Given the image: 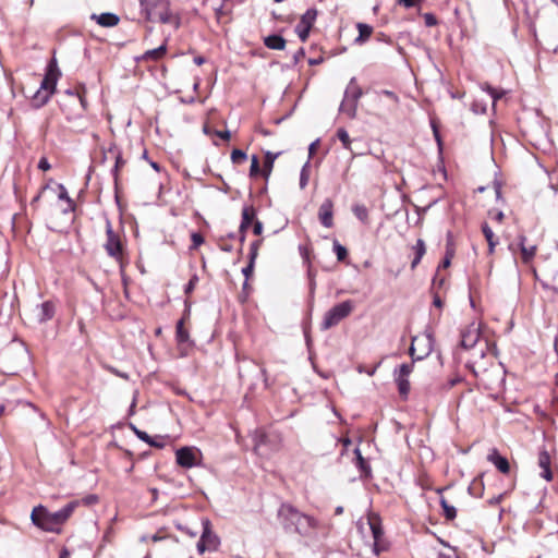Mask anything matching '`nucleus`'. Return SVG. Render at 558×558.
I'll return each instance as SVG.
<instances>
[{"label": "nucleus", "instance_id": "obj_33", "mask_svg": "<svg viewBox=\"0 0 558 558\" xmlns=\"http://www.w3.org/2000/svg\"><path fill=\"white\" fill-rule=\"evenodd\" d=\"M354 453L356 459V466L365 474H368L371 471L369 465L367 461L362 457L361 450L359 448H355Z\"/></svg>", "mask_w": 558, "mask_h": 558}, {"label": "nucleus", "instance_id": "obj_46", "mask_svg": "<svg viewBox=\"0 0 558 558\" xmlns=\"http://www.w3.org/2000/svg\"><path fill=\"white\" fill-rule=\"evenodd\" d=\"M133 429H134V433L136 434V436H137L141 440H143V441H145V442L150 441V438H151V437H150L146 432L141 430V429L136 428L135 426L133 427Z\"/></svg>", "mask_w": 558, "mask_h": 558}, {"label": "nucleus", "instance_id": "obj_21", "mask_svg": "<svg viewBox=\"0 0 558 558\" xmlns=\"http://www.w3.org/2000/svg\"><path fill=\"white\" fill-rule=\"evenodd\" d=\"M525 242H526V236L520 235L519 236V245H520V250H521L522 260L524 263H529L536 254V246L535 245L527 246L525 244Z\"/></svg>", "mask_w": 558, "mask_h": 558}, {"label": "nucleus", "instance_id": "obj_11", "mask_svg": "<svg viewBox=\"0 0 558 558\" xmlns=\"http://www.w3.org/2000/svg\"><path fill=\"white\" fill-rule=\"evenodd\" d=\"M482 342L480 335V326L475 323L470 324L461 332V345L464 349H475Z\"/></svg>", "mask_w": 558, "mask_h": 558}, {"label": "nucleus", "instance_id": "obj_49", "mask_svg": "<svg viewBox=\"0 0 558 558\" xmlns=\"http://www.w3.org/2000/svg\"><path fill=\"white\" fill-rule=\"evenodd\" d=\"M38 168L43 171H48L51 168V166H50L48 159L43 157L39 159Z\"/></svg>", "mask_w": 558, "mask_h": 558}, {"label": "nucleus", "instance_id": "obj_38", "mask_svg": "<svg viewBox=\"0 0 558 558\" xmlns=\"http://www.w3.org/2000/svg\"><path fill=\"white\" fill-rule=\"evenodd\" d=\"M247 159V155L241 149H233L231 160L233 163H241Z\"/></svg>", "mask_w": 558, "mask_h": 558}, {"label": "nucleus", "instance_id": "obj_7", "mask_svg": "<svg viewBox=\"0 0 558 558\" xmlns=\"http://www.w3.org/2000/svg\"><path fill=\"white\" fill-rule=\"evenodd\" d=\"M433 344L434 338L429 332L413 337L409 349V353L413 361H421L429 355L433 351Z\"/></svg>", "mask_w": 558, "mask_h": 558}, {"label": "nucleus", "instance_id": "obj_64", "mask_svg": "<svg viewBox=\"0 0 558 558\" xmlns=\"http://www.w3.org/2000/svg\"><path fill=\"white\" fill-rule=\"evenodd\" d=\"M433 303H434V305H435V306H437V307H441V305H442V302H441V300H440V298H439L438 295H436V296L434 298Z\"/></svg>", "mask_w": 558, "mask_h": 558}, {"label": "nucleus", "instance_id": "obj_51", "mask_svg": "<svg viewBox=\"0 0 558 558\" xmlns=\"http://www.w3.org/2000/svg\"><path fill=\"white\" fill-rule=\"evenodd\" d=\"M124 165V160L122 159V157L120 155H118L116 157V163H114V168H113V174L114 177L117 178V173H118V170Z\"/></svg>", "mask_w": 558, "mask_h": 558}, {"label": "nucleus", "instance_id": "obj_59", "mask_svg": "<svg viewBox=\"0 0 558 558\" xmlns=\"http://www.w3.org/2000/svg\"><path fill=\"white\" fill-rule=\"evenodd\" d=\"M266 436L264 434L259 435L255 439V449H258L265 442Z\"/></svg>", "mask_w": 558, "mask_h": 558}, {"label": "nucleus", "instance_id": "obj_57", "mask_svg": "<svg viewBox=\"0 0 558 558\" xmlns=\"http://www.w3.org/2000/svg\"><path fill=\"white\" fill-rule=\"evenodd\" d=\"M486 90L488 92V94L492 96V98L494 99V101H496L498 98L501 97V94H497L496 90L492 87V86H487L486 87Z\"/></svg>", "mask_w": 558, "mask_h": 558}, {"label": "nucleus", "instance_id": "obj_16", "mask_svg": "<svg viewBox=\"0 0 558 558\" xmlns=\"http://www.w3.org/2000/svg\"><path fill=\"white\" fill-rule=\"evenodd\" d=\"M92 20H95L102 27H114L119 24L120 17L116 13L105 12L100 14H92Z\"/></svg>", "mask_w": 558, "mask_h": 558}, {"label": "nucleus", "instance_id": "obj_25", "mask_svg": "<svg viewBox=\"0 0 558 558\" xmlns=\"http://www.w3.org/2000/svg\"><path fill=\"white\" fill-rule=\"evenodd\" d=\"M278 156H279V153L274 154L271 151H267L265 154V160H264V166H263V171H262L265 179H268V177L270 175L272 167H274V162Z\"/></svg>", "mask_w": 558, "mask_h": 558}, {"label": "nucleus", "instance_id": "obj_42", "mask_svg": "<svg viewBox=\"0 0 558 558\" xmlns=\"http://www.w3.org/2000/svg\"><path fill=\"white\" fill-rule=\"evenodd\" d=\"M259 160H258V157L256 155H254L252 157V163H251V168H250V175L251 177H255L259 173Z\"/></svg>", "mask_w": 558, "mask_h": 558}, {"label": "nucleus", "instance_id": "obj_55", "mask_svg": "<svg viewBox=\"0 0 558 558\" xmlns=\"http://www.w3.org/2000/svg\"><path fill=\"white\" fill-rule=\"evenodd\" d=\"M398 2L409 9L413 8L418 0H398Z\"/></svg>", "mask_w": 558, "mask_h": 558}, {"label": "nucleus", "instance_id": "obj_53", "mask_svg": "<svg viewBox=\"0 0 558 558\" xmlns=\"http://www.w3.org/2000/svg\"><path fill=\"white\" fill-rule=\"evenodd\" d=\"M253 232L259 235L263 232V223L259 220H255L253 223Z\"/></svg>", "mask_w": 558, "mask_h": 558}, {"label": "nucleus", "instance_id": "obj_19", "mask_svg": "<svg viewBox=\"0 0 558 558\" xmlns=\"http://www.w3.org/2000/svg\"><path fill=\"white\" fill-rule=\"evenodd\" d=\"M37 319L39 323L50 320L54 315V305L47 301L37 306Z\"/></svg>", "mask_w": 558, "mask_h": 558}, {"label": "nucleus", "instance_id": "obj_32", "mask_svg": "<svg viewBox=\"0 0 558 558\" xmlns=\"http://www.w3.org/2000/svg\"><path fill=\"white\" fill-rule=\"evenodd\" d=\"M473 356L483 359L486 354V351L495 350V344L493 348L489 347L487 340L482 341L480 344L475 347Z\"/></svg>", "mask_w": 558, "mask_h": 558}, {"label": "nucleus", "instance_id": "obj_58", "mask_svg": "<svg viewBox=\"0 0 558 558\" xmlns=\"http://www.w3.org/2000/svg\"><path fill=\"white\" fill-rule=\"evenodd\" d=\"M304 49L300 48L293 56L294 63H298L304 57Z\"/></svg>", "mask_w": 558, "mask_h": 558}, {"label": "nucleus", "instance_id": "obj_1", "mask_svg": "<svg viewBox=\"0 0 558 558\" xmlns=\"http://www.w3.org/2000/svg\"><path fill=\"white\" fill-rule=\"evenodd\" d=\"M278 519L286 532L296 533L304 537L313 536L318 526L315 518L301 512L290 504L280 506Z\"/></svg>", "mask_w": 558, "mask_h": 558}, {"label": "nucleus", "instance_id": "obj_10", "mask_svg": "<svg viewBox=\"0 0 558 558\" xmlns=\"http://www.w3.org/2000/svg\"><path fill=\"white\" fill-rule=\"evenodd\" d=\"M317 14L318 11L315 8H311L301 16L299 24L295 26V33L301 41L305 43L307 40Z\"/></svg>", "mask_w": 558, "mask_h": 558}, {"label": "nucleus", "instance_id": "obj_45", "mask_svg": "<svg viewBox=\"0 0 558 558\" xmlns=\"http://www.w3.org/2000/svg\"><path fill=\"white\" fill-rule=\"evenodd\" d=\"M378 95H384L386 97H388L389 99H391L395 104H399V97L398 95L392 92V90H388V89H383L380 92H377Z\"/></svg>", "mask_w": 558, "mask_h": 558}, {"label": "nucleus", "instance_id": "obj_17", "mask_svg": "<svg viewBox=\"0 0 558 558\" xmlns=\"http://www.w3.org/2000/svg\"><path fill=\"white\" fill-rule=\"evenodd\" d=\"M255 210L253 207L245 206L242 210V220L240 223V241L243 242L245 239L244 232L251 226L252 222L255 221Z\"/></svg>", "mask_w": 558, "mask_h": 558}, {"label": "nucleus", "instance_id": "obj_23", "mask_svg": "<svg viewBox=\"0 0 558 558\" xmlns=\"http://www.w3.org/2000/svg\"><path fill=\"white\" fill-rule=\"evenodd\" d=\"M468 492L471 496L481 498L484 493L483 475L475 477L468 487Z\"/></svg>", "mask_w": 558, "mask_h": 558}, {"label": "nucleus", "instance_id": "obj_14", "mask_svg": "<svg viewBox=\"0 0 558 558\" xmlns=\"http://www.w3.org/2000/svg\"><path fill=\"white\" fill-rule=\"evenodd\" d=\"M487 460L502 474H508L510 472V463L508 459L502 457L496 448H493L489 451Z\"/></svg>", "mask_w": 558, "mask_h": 558}, {"label": "nucleus", "instance_id": "obj_52", "mask_svg": "<svg viewBox=\"0 0 558 558\" xmlns=\"http://www.w3.org/2000/svg\"><path fill=\"white\" fill-rule=\"evenodd\" d=\"M215 14H216L217 20H220L226 14L223 3H221L215 8Z\"/></svg>", "mask_w": 558, "mask_h": 558}, {"label": "nucleus", "instance_id": "obj_12", "mask_svg": "<svg viewBox=\"0 0 558 558\" xmlns=\"http://www.w3.org/2000/svg\"><path fill=\"white\" fill-rule=\"evenodd\" d=\"M203 531L201 534V538L204 543H206V547L209 551H215L218 549L220 545L219 537L211 531V524L208 519L202 520Z\"/></svg>", "mask_w": 558, "mask_h": 558}, {"label": "nucleus", "instance_id": "obj_54", "mask_svg": "<svg viewBox=\"0 0 558 558\" xmlns=\"http://www.w3.org/2000/svg\"><path fill=\"white\" fill-rule=\"evenodd\" d=\"M196 547L199 555H203L206 550H208V548L206 547V543H204L201 537L199 541L197 542Z\"/></svg>", "mask_w": 558, "mask_h": 558}, {"label": "nucleus", "instance_id": "obj_24", "mask_svg": "<svg viewBox=\"0 0 558 558\" xmlns=\"http://www.w3.org/2000/svg\"><path fill=\"white\" fill-rule=\"evenodd\" d=\"M413 250L415 252V257L413 258L411 263V268L414 269L421 262L422 257L424 256L426 252L425 242L422 239H418L413 246Z\"/></svg>", "mask_w": 558, "mask_h": 558}, {"label": "nucleus", "instance_id": "obj_34", "mask_svg": "<svg viewBox=\"0 0 558 558\" xmlns=\"http://www.w3.org/2000/svg\"><path fill=\"white\" fill-rule=\"evenodd\" d=\"M310 180V159L304 163L300 173V187L304 190Z\"/></svg>", "mask_w": 558, "mask_h": 558}, {"label": "nucleus", "instance_id": "obj_3", "mask_svg": "<svg viewBox=\"0 0 558 558\" xmlns=\"http://www.w3.org/2000/svg\"><path fill=\"white\" fill-rule=\"evenodd\" d=\"M141 14L150 22L159 21L162 24H171L180 27V19L172 14L168 0H140Z\"/></svg>", "mask_w": 558, "mask_h": 558}, {"label": "nucleus", "instance_id": "obj_28", "mask_svg": "<svg viewBox=\"0 0 558 558\" xmlns=\"http://www.w3.org/2000/svg\"><path fill=\"white\" fill-rule=\"evenodd\" d=\"M482 231H483V234L488 243V251L492 254V253H494L495 246L497 245L498 242L495 240V234H494L492 228L487 223H484L482 226Z\"/></svg>", "mask_w": 558, "mask_h": 558}, {"label": "nucleus", "instance_id": "obj_47", "mask_svg": "<svg viewBox=\"0 0 558 558\" xmlns=\"http://www.w3.org/2000/svg\"><path fill=\"white\" fill-rule=\"evenodd\" d=\"M424 20H425V24H426L427 26H434V25H436V24H437V20H436V17H435V15H433L432 13H426V14L424 15Z\"/></svg>", "mask_w": 558, "mask_h": 558}, {"label": "nucleus", "instance_id": "obj_62", "mask_svg": "<svg viewBox=\"0 0 558 558\" xmlns=\"http://www.w3.org/2000/svg\"><path fill=\"white\" fill-rule=\"evenodd\" d=\"M433 130H434L435 138H436V141H437V143H438V145H439V147H440V146H441V140H440V135H439V133H438V130L436 129V126H435V125L433 126Z\"/></svg>", "mask_w": 558, "mask_h": 558}, {"label": "nucleus", "instance_id": "obj_2", "mask_svg": "<svg viewBox=\"0 0 558 558\" xmlns=\"http://www.w3.org/2000/svg\"><path fill=\"white\" fill-rule=\"evenodd\" d=\"M78 506V501H70L61 509L50 512L44 506H37L31 513L34 525L46 532L59 533L63 525Z\"/></svg>", "mask_w": 558, "mask_h": 558}, {"label": "nucleus", "instance_id": "obj_8", "mask_svg": "<svg viewBox=\"0 0 558 558\" xmlns=\"http://www.w3.org/2000/svg\"><path fill=\"white\" fill-rule=\"evenodd\" d=\"M106 242L104 248L106 253L117 262H121L123 257V244L118 233L113 231L110 220H106Z\"/></svg>", "mask_w": 558, "mask_h": 558}, {"label": "nucleus", "instance_id": "obj_36", "mask_svg": "<svg viewBox=\"0 0 558 558\" xmlns=\"http://www.w3.org/2000/svg\"><path fill=\"white\" fill-rule=\"evenodd\" d=\"M333 252L336 253L339 262H343L348 257V250L337 240L333 241Z\"/></svg>", "mask_w": 558, "mask_h": 558}, {"label": "nucleus", "instance_id": "obj_41", "mask_svg": "<svg viewBox=\"0 0 558 558\" xmlns=\"http://www.w3.org/2000/svg\"><path fill=\"white\" fill-rule=\"evenodd\" d=\"M192 245L191 250H196L199 245L204 243V236L198 232H193L191 235Z\"/></svg>", "mask_w": 558, "mask_h": 558}, {"label": "nucleus", "instance_id": "obj_56", "mask_svg": "<svg viewBox=\"0 0 558 558\" xmlns=\"http://www.w3.org/2000/svg\"><path fill=\"white\" fill-rule=\"evenodd\" d=\"M215 134L225 141L230 140L231 136L229 131H215Z\"/></svg>", "mask_w": 558, "mask_h": 558}, {"label": "nucleus", "instance_id": "obj_43", "mask_svg": "<svg viewBox=\"0 0 558 558\" xmlns=\"http://www.w3.org/2000/svg\"><path fill=\"white\" fill-rule=\"evenodd\" d=\"M198 282V276L196 274H194L191 279L189 280L187 284L185 286V290L184 292L186 294H190L196 287Z\"/></svg>", "mask_w": 558, "mask_h": 558}, {"label": "nucleus", "instance_id": "obj_22", "mask_svg": "<svg viewBox=\"0 0 558 558\" xmlns=\"http://www.w3.org/2000/svg\"><path fill=\"white\" fill-rule=\"evenodd\" d=\"M264 45L268 49L283 50L286 48V39L280 35L274 34L264 38Z\"/></svg>", "mask_w": 558, "mask_h": 558}, {"label": "nucleus", "instance_id": "obj_29", "mask_svg": "<svg viewBox=\"0 0 558 558\" xmlns=\"http://www.w3.org/2000/svg\"><path fill=\"white\" fill-rule=\"evenodd\" d=\"M354 216L363 223H368V209L363 204H355L352 206Z\"/></svg>", "mask_w": 558, "mask_h": 558}, {"label": "nucleus", "instance_id": "obj_50", "mask_svg": "<svg viewBox=\"0 0 558 558\" xmlns=\"http://www.w3.org/2000/svg\"><path fill=\"white\" fill-rule=\"evenodd\" d=\"M452 256H453V253L447 251L446 256H445L444 260L441 262V264L439 265V267L447 268L451 263Z\"/></svg>", "mask_w": 558, "mask_h": 558}, {"label": "nucleus", "instance_id": "obj_20", "mask_svg": "<svg viewBox=\"0 0 558 558\" xmlns=\"http://www.w3.org/2000/svg\"><path fill=\"white\" fill-rule=\"evenodd\" d=\"M166 52H167V46H166V44H162L161 46H159V47H157L155 49H150V50L145 51L136 60L137 61H148V60L158 61L161 58H163Z\"/></svg>", "mask_w": 558, "mask_h": 558}, {"label": "nucleus", "instance_id": "obj_4", "mask_svg": "<svg viewBox=\"0 0 558 558\" xmlns=\"http://www.w3.org/2000/svg\"><path fill=\"white\" fill-rule=\"evenodd\" d=\"M60 75L61 73L58 68L57 60L56 58H52L47 64L46 73L39 88L32 97V102L35 108H40L49 101L50 97L56 92L57 82Z\"/></svg>", "mask_w": 558, "mask_h": 558}, {"label": "nucleus", "instance_id": "obj_35", "mask_svg": "<svg viewBox=\"0 0 558 558\" xmlns=\"http://www.w3.org/2000/svg\"><path fill=\"white\" fill-rule=\"evenodd\" d=\"M175 333L178 342L183 343L189 340V332L185 330L182 319L177 323Z\"/></svg>", "mask_w": 558, "mask_h": 558}, {"label": "nucleus", "instance_id": "obj_37", "mask_svg": "<svg viewBox=\"0 0 558 558\" xmlns=\"http://www.w3.org/2000/svg\"><path fill=\"white\" fill-rule=\"evenodd\" d=\"M337 136L339 141L342 143L343 147L348 150L351 149V140L349 133L344 129H339L337 131Z\"/></svg>", "mask_w": 558, "mask_h": 558}, {"label": "nucleus", "instance_id": "obj_31", "mask_svg": "<svg viewBox=\"0 0 558 558\" xmlns=\"http://www.w3.org/2000/svg\"><path fill=\"white\" fill-rule=\"evenodd\" d=\"M396 383L398 385L399 393L403 398H407L408 395H409V391H410V381H409V379L405 378V377H398V376H396Z\"/></svg>", "mask_w": 558, "mask_h": 558}, {"label": "nucleus", "instance_id": "obj_40", "mask_svg": "<svg viewBox=\"0 0 558 558\" xmlns=\"http://www.w3.org/2000/svg\"><path fill=\"white\" fill-rule=\"evenodd\" d=\"M259 245H260V241L259 240H256L254 242L251 243L250 245V260H252V263H255V259L257 257V254H258V248H259Z\"/></svg>", "mask_w": 558, "mask_h": 558}, {"label": "nucleus", "instance_id": "obj_48", "mask_svg": "<svg viewBox=\"0 0 558 558\" xmlns=\"http://www.w3.org/2000/svg\"><path fill=\"white\" fill-rule=\"evenodd\" d=\"M505 495L506 494L502 493V494H499L497 496L492 497L490 499L487 500L488 505L489 506H496V505L500 504L501 500L504 499Z\"/></svg>", "mask_w": 558, "mask_h": 558}, {"label": "nucleus", "instance_id": "obj_18", "mask_svg": "<svg viewBox=\"0 0 558 558\" xmlns=\"http://www.w3.org/2000/svg\"><path fill=\"white\" fill-rule=\"evenodd\" d=\"M538 466L543 470L541 476L546 481H551L550 456L546 450H542L538 453Z\"/></svg>", "mask_w": 558, "mask_h": 558}, {"label": "nucleus", "instance_id": "obj_26", "mask_svg": "<svg viewBox=\"0 0 558 558\" xmlns=\"http://www.w3.org/2000/svg\"><path fill=\"white\" fill-rule=\"evenodd\" d=\"M356 27L359 29V36L355 38V43L363 44L371 37L373 27L364 23H357Z\"/></svg>", "mask_w": 558, "mask_h": 558}, {"label": "nucleus", "instance_id": "obj_30", "mask_svg": "<svg viewBox=\"0 0 558 558\" xmlns=\"http://www.w3.org/2000/svg\"><path fill=\"white\" fill-rule=\"evenodd\" d=\"M58 190H59V194H58L59 199L65 201L68 204V208L64 209V213H66L69 210L73 211L75 208V205H74L73 199L69 196V193H68L65 186L63 184H59Z\"/></svg>", "mask_w": 558, "mask_h": 558}, {"label": "nucleus", "instance_id": "obj_44", "mask_svg": "<svg viewBox=\"0 0 558 558\" xmlns=\"http://www.w3.org/2000/svg\"><path fill=\"white\" fill-rule=\"evenodd\" d=\"M254 264L252 260L248 262V264L242 269V274L245 276L246 279L250 278V276L253 274ZM247 286V280L244 281L243 287L245 288Z\"/></svg>", "mask_w": 558, "mask_h": 558}, {"label": "nucleus", "instance_id": "obj_15", "mask_svg": "<svg viewBox=\"0 0 558 558\" xmlns=\"http://www.w3.org/2000/svg\"><path fill=\"white\" fill-rule=\"evenodd\" d=\"M177 463L182 468H192L195 465V453L189 447H182L175 452Z\"/></svg>", "mask_w": 558, "mask_h": 558}, {"label": "nucleus", "instance_id": "obj_6", "mask_svg": "<svg viewBox=\"0 0 558 558\" xmlns=\"http://www.w3.org/2000/svg\"><path fill=\"white\" fill-rule=\"evenodd\" d=\"M361 96L362 89L356 85L355 77H352L344 92L343 100L340 104V112L345 113L349 118H354L356 116L357 101Z\"/></svg>", "mask_w": 558, "mask_h": 558}, {"label": "nucleus", "instance_id": "obj_13", "mask_svg": "<svg viewBox=\"0 0 558 558\" xmlns=\"http://www.w3.org/2000/svg\"><path fill=\"white\" fill-rule=\"evenodd\" d=\"M318 219L325 228L333 227V203L326 198L318 209Z\"/></svg>", "mask_w": 558, "mask_h": 558}, {"label": "nucleus", "instance_id": "obj_61", "mask_svg": "<svg viewBox=\"0 0 558 558\" xmlns=\"http://www.w3.org/2000/svg\"><path fill=\"white\" fill-rule=\"evenodd\" d=\"M147 444H149L150 446L156 447V448H162L163 447V442H157L153 438H150V441H147Z\"/></svg>", "mask_w": 558, "mask_h": 558}, {"label": "nucleus", "instance_id": "obj_5", "mask_svg": "<svg viewBox=\"0 0 558 558\" xmlns=\"http://www.w3.org/2000/svg\"><path fill=\"white\" fill-rule=\"evenodd\" d=\"M354 308L352 301L347 300L332 306L326 312L324 319L320 324L322 330H328L331 327L338 325L342 319L348 317Z\"/></svg>", "mask_w": 558, "mask_h": 558}, {"label": "nucleus", "instance_id": "obj_9", "mask_svg": "<svg viewBox=\"0 0 558 558\" xmlns=\"http://www.w3.org/2000/svg\"><path fill=\"white\" fill-rule=\"evenodd\" d=\"M365 526H367L372 533V537L374 541L373 542L374 551L376 554H378L379 553V548H378L379 542L384 535L380 518L374 513L368 514L365 519L361 518L357 521V529L360 530L361 533H364Z\"/></svg>", "mask_w": 558, "mask_h": 558}, {"label": "nucleus", "instance_id": "obj_63", "mask_svg": "<svg viewBox=\"0 0 558 558\" xmlns=\"http://www.w3.org/2000/svg\"><path fill=\"white\" fill-rule=\"evenodd\" d=\"M70 556V553L68 551L66 548H63L61 551H60V555H59V558H69Z\"/></svg>", "mask_w": 558, "mask_h": 558}, {"label": "nucleus", "instance_id": "obj_39", "mask_svg": "<svg viewBox=\"0 0 558 558\" xmlns=\"http://www.w3.org/2000/svg\"><path fill=\"white\" fill-rule=\"evenodd\" d=\"M413 371V364L412 363H404V364H401L400 367H399V373H398V377H405L408 378L410 376V374L412 373Z\"/></svg>", "mask_w": 558, "mask_h": 558}, {"label": "nucleus", "instance_id": "obj_60", "mask_svg": "<svg viewBox=\"0 0 558 558\" xmlns=\"http://www.w3.org/2000/svg\"><path fill=\"white\" fill-rule=\"evenodd\" d=\"M205 61H206L205 58L202 57V56H197V57L194 58V63L197 64V65L204 64Z\"/></svg>", "mask_w": 558, "mask_h": 558}, {"label": "nucleus", "instance_id": "obj_27", "mask_svg": "<svg viewBox=\"0 0 558 558\" xmlns=\"http://www.w3.org/2000/svg\"><path fill=\"white\" fill-rule=\"evenodd\" d=\"M439 504H440V506L442 508L444 517H445L446 520L452 521V520H454L457 518V509L453 506H451L446 500V498L440 497Z\"/></svg>", "mask_w": 558, "mask_h": 558}]
</instances>
